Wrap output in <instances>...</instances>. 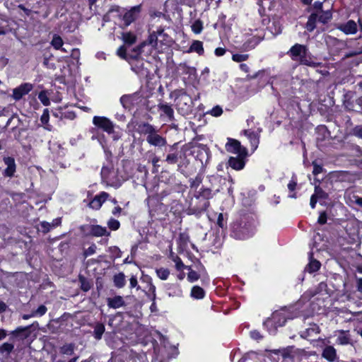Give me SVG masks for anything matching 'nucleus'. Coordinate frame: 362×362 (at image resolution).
<instances>
[{"label":"nucleus","instance_id":"f257e3e1","mask_svg":"<svg viewBox=\"0 0 362 362\" xmlns=\"http://www.w3.org/2000/svg\"><path fill=\"white\" fill-rule=\"evenodd\" d=\"M138 132L141 134L146 136V141L151 146L160 148L167 144L165 138L159 135L158 134V130L148 122L139 124L138 126Z\"/></svg>","mask_w":362,"mask_h":362},{"label":"nucleus","instance_id":"f03ea898","mask_svg":"<svg viewBox=\"0 0 362 362\" xmlns=\"http://www.w3.org/2000/svg\"><path fill=\"white\" fill-rule=\"evenodd\" d=\"M173 94L175 96V107L177 112L182 115H188L194 105L191 96L183 90H176L170 96Z\"/></svg>","mask_w":362,"mask_h":362},{"label":"nucleus","instance_id":"7ed1b4c3","mask_svg":"<svg viewBox=\"0 0 362 362\" xmlns=\"http://www.w3.org/2000/svg\"><path fill=\"white\" fill-rule=\"evenodd\" d=\"M253 234V229L247 224L235 223L232 226L231 235L238 240H244Z\"/></svg>","mask_w":362,"mask_h":362},{"label":"nucleus","instance_id":"20e7f679","mask_svg":"<svg viewBox=\"0 0 362 362\" xmlns=\"http://www.w3.org/2000/svg\"><path fill=\"white\" fill-rule=\"evenodd\" d=\"M93 124L107 134L114 133V124L107 117L95 116L93 118Z\"/></svg>","mask_w":362,"mask_h":362},{"label":"nucleus","instance_id":"39448f33","mask_svg":"<svg viewBox=\"0 0 362 362\" xmlns=\"http://www.w3.org/2000/svg\"><path fill=\"white\" fill-rule=\"evenodd\" d=\"M3 161L6 168L3 171V175L5 177H13L16 172V164L15 159L13 157L7 156L4 157Z\"/></svg>","mask_w":362,"mask_h":362},{"label":"nucleus","instance_id":"423d86ee","mask_svg":"<svg viewBox=\"0 0 362 362\" xmlns=\"http://www.w3.org/2000/svg\"><path fill=\"white\" fill-rule=\"evenodd\" d=\"M307 47L305 45L296 44L290 49L288 54L291 59L295 61H300L307 54Z\"/></svg>","mask_w":362,"mask_h":362},{"label":"nucleus","instance_id":"0eeeda50","mask_svg":"<svg viewBox=\"0 0 362 362\" xmlns=\"http://www.w3.org/2000/svg\"><path fill=\"white\" fill-rule=\"evenodd\" d=\"M212 197L213 194L209 188H204L199 192V194L196 197V199H204V203L197 208L199 212L204 211L207 209L209 206V199L212 198Z\"/></svg>","mask_w":362,"mask_h":362},{"label":"nucleus","instance_id":"6e6552de","mask_svg":"<svg viewBox=\"0 0 362 362\" xmlns=\"http://www.w3.org/2000/svg\"><path fill=\"white\" fill-rule=\"evenodd\" d=\"M86 228H88L89 230L90 235L95 237H101V236H109L110 232L107 230L105 227H102L99 225H90V226H82L81 227V230H84Z\"/></svg>","mask_w":362,"mask_h":362},{"label":"nucleus","instance_id":"1a4fd4ad","mask_svg":"<svg viewBox=\"0 0 362 362\" xmlns=\"http://www.w3.org/2000/svg\"><path fill=\"white\" fill-rule=\"evenodd\" d=\"M33 86L31 83H25L13 90V98L16 100H21L23 95L28 94Z\"/></svg>","mask_w":362,"mask_h":362},{"label":"nucleus","instance_id":"9d476101","mask_svg":"<svg viewBox=\"0 0 362 362\" xmlns=\"http://www.w3.org/2000/svg\"><path fill=\"white\" fill-rule=\"evenodd\" d=\"M34 325V324L26 326V327H18L16 329L11 332V335L12 336L10 338V340H13V338H20L21 339H27L30 334V328Z\"/></svg>","mask_w":362,"mask_h":362},{"label":"nucleus","instance_id":"9b49d317","mask_svg":"<svg viewBox=\"0 0 362 362\" xmlns=\"http://www.w3.org/2000/svg\"><path fill=\"white\" fill-rule=\"evenodd\" d=\"M141 12V5L132 7L129 11L126 12L123 16L125 25H129L139 16Z\"/></svg>","mask_w":362,"mask_h":362},{"label":"nucleus","instance_id":"f8f14e48","mask_svg":"<svg viewBox=\"0 0 362 362\" xmlns=\"http://www.w3.org/2000/svg\"><path fill=\"white\" fill-rule=\"evenodd\" d=\"M108 197L109 194L107 192H103L100 194L96 195L93 200L89 202L88 206L93 209L98 210Z\"/></svg>","mask_w":362,"mask_h":362},{"label":"nucleus","instance_id":"ddd939ff","mask_svg":"<svg viewBox=\"0 0 362 362\" xmlns=\"http://www.w3.org/2000/svg\"><path fill=\"white\" fill-rule=\"evenodd\" d=\"M322 357L328 362H335L338 359L337 350L332 346H326L322 350Z\"/></svg>","mask_w":362,"mask_h":362},{"label":"nucleus","instance_id":"4468645a","mask_svg":"<svg viewBox=\"0 0 362 362\" xmlns=\"http://www.w3.org/2000/svg\"><path fill=\"white\" fill-rule=\"evenodd\" d=\"M184 269H187L189 271L187 274V280L189 282H194L197 281L201 277L202 275H206V270L202 265L201 266V269L199 270V273L193 270L190 266H185Z\"/></svg>","mask_w":362,"mask_h":362},{"label":"nucleus","instance_id":"2eb2a0df","mask_svg":"<svg viewBox=\"0 0 362 362\" xmlns=\"http://www.w3.org/2000/svg\"><path fill=\"white\" fill-rule=\"evenodd\" d=\"M158 108L163 112V114L160 115L161 117L163 115L166 116L170 122L175 120L174 110L171 105L168 103H159Z\"/></svg>","mask_w":362,"mask_h":362},{"label":"nucleus","instance_id":"dca6fc26","mask_svg":"<svg viewBox=\"0 0 362 362\" xmlns=\"http://www.w3.org/2000/svg\"><path fill=\"white\" fill-rule=\"evenodd\" d=\"M338 28L346 35L355 34L357 32V24L353 20H349L346 23L341 24Z\"/></svg>","mask_w":362,"mask_h":362},{"label":"nucleus","instance_id":"f3484780","mask_svg":"<svg viewBox=\"0 0 362 362\" xmlns=\"http://www.w3.org/2000/svg\"><path fill=\"white\" fill-rule=\"evenodd\" d=\"M226 150L229 152L241 155L244 149L242 148L240 143L235 139H228L226 144Z\"/></svg>","mask_w":362,"mask_h":362},{"label":"nucleus","instance_id":"a211bd4d","mask_svg":"<svg viewBox=\"0 0 362 362\" xmlns=\"http://www.w3.org/2000/svg\"><path fill=\"white\" fill-rule=\"evenodd\" d=\"M177 144H174L171 147L169 153L166 156L165 161L169 165H174L178 163L179 158H182L179 156L178 153L174 151L177 146Z\"/></svg>","mask_w":362,"mask_h":362},{"label":"nucleus","instance_id":"6ab92c4d","mask_svg":"<svg viewBox=\"0 0 362 362\" xmlns=\"http://www.w3.org/2000/svg\"><path fill=\"white\" fill-rule=\"evenodd\" d=\"M107 305L110 308L117 309L125 305L123 298L120 296H116L113 298H108L107 300Z\"/></svg>","mask_w":362,"mask_h":362},{"label":"nucleus","instance_id":"aec40b11","mask_svg":"<svg viewBox=\"0 0 362 362\" xmlns=\"http://www.w3.org/2000/svg\"><path fill=\"white\" fill-rule=\"evenodd\" d=\"M262 40V38L257 36H253L249 38L243 45V49L248 51L254 49Z\"/></svg>","mask_w":362,"mask_h":362},{"label":"nucleus","instance_id":"412c9836","mask_svg":"<svg viewBox=\"0 0 362 362\" xmlns=\"http://www.w3.org/2000/svg\"><path fill=\"white\" fill-rule=\"evenodd\" d=\"M321 264L319 261L313 259V253H310V262L305 268V271L310 274L317 272L320 268Z\"/></svg>","mask_w":362,"mask_h":362},{"label":"nucleus","instance_id":"4be33fe9","mask_svg":"<svg viewBox=\"0 0 362 362\" xmlns=\"http://www.w3.org/2000/svg\"><path fill=\"white\" fill-rule=\"evenodd\" d=\"M337 343L340 345L351 344V338L348 331L340 330L337 338Z\"/></svg>","mask_w":362,"mask_h":362},{"label":"nucleus","instance_id":"5701e85b","mask_svg":"<svg viewBox=\"0 0 362 362\" xmlns=\"http://www.w3.org/2000/svg\"><path fill=\"white\" fill-rule=\"evenodd\" d=\"M228 165L234 170H241L245 166V162L238 158L230 157L228 160Z\"/></svg>","mask_w":362,"mask_h":362},{"label":"nucleus","instance_id":"b1692460","mask_svg":"<svg viewBox=\"0 0 362 362\" xmlns=\"http://www.w3.org/2000/svg\"><path fill=\"white\" fill-rule=\"evenodd\" d=\"M105 331V325L103 323L97 322L94 325L93 337L97 340H100Z\"/></svg>","mask_w":362,"mask_h":362},{"label":"nucleus","instance_id":"393cba45","mask_svg":"<svg viewBox=\"0 0 362 362\" xmlns=\"http://www.w3.org/2000/svg\"><path fill=\"white\" fill-rule=\"evenodd\" d=\"M14 350V344L11 342H4L0 346V354L8 356Z\"/></svg>","mask_w":362,"mask_h":362},{"label":"nucleus","instance_id":"a878e982","mask_svg":"<svg viewBox=\"0 0 362 362\" xmlns=\"http://www.w3.org/2000/svg\"><path fill=\"white\" fill-rule=\"evenodd\" d=\"M318 21V13H312L308 20L306 23V29L312 32L316 28V22Z\"/></svg>","mask_w":362,"mask_h":362},{"label":"nucleus","instance_id":"bb28decb","mask_svg":"<svg viewBox=\"0 0 362 362\" xmlns=\"http://www.w3.org/2000/svg\"><path fill=\"white\" fill-rule=\"evenodd\" d=\"M75 347L74 343L65 344L59 348V352L63 355L71 356L74 352Z\"/></svg>","mask_w":362,"mask_h":362},{"label":"nucleus","instance_id":"cd10ccee","mask_svg":"<svg viewBox=\"0 0 362 362\" xmlns=\"http://www.w3.org/2000/svg\"><path fill=\"white\" fill-rule=\"evenodd\" d=\"M78 281L81 284V290L85 292L88 291L93 286L92 281L88 280V279H86V277H84L82 275H79Z\"/></svg>","mask_w":362,"mask_h":362},{"label":"nucleus","instance_id":"c85d7f7f","mask_svg":"<svg viewBox=\"0 0 362 362\" xmlns=\"http://www.w3.org/2000/svg\"><path fill=\"white\" fill-rule=\"evenodd\" d=\"M243 133L245 136H247L250 140L252 144L255 147H257L259 144V136L257 134L250 129H245Z\"/></svg>","mask_w":362,"mask_h":362},{"label":"nucleus","instance_id":"c756f323","mask_svg":"<svg viewBox=\"0 0 362 362\" xmlns=\"http://www.w3.org/2000/svg\"><path fill=\"white\" fill-rule=\"evenodd\" d=\"M205 296L204 290L198 286H194L191 290V296L196 299H202Z\"/></svg>","mask_w":362,"mask_h":362},{"label":"nucleus","instance_id":"7c9ffc66","mask_svg":"<svg viewBox=\"0 0 362 362\" xmlns=\"http://www.w3.org/2000/svg\"><path fill=\"white\" fill-rule=\"evenodd\" d=\"M332 18V14L330 11H322L318 13V21L326 24Z\"/></svg>","mask_w":362,"mask_h":362},{"label":"nucleus","instance_id":"2f4dec72","mask_svg":"<svg viewBox=\"0 0 362 362\" xmlns=\"http://www.w3.org/2000/svg\"><path fill=\"white\" fill-rule=\"evenodd\" d=\"M320 332V329L319 326L315 323L310 324L309 327L306 329L305 332V337H312L319 334Z\"/></svg>","mask_w":362,"mask_h":362},{"label":"nucleus","instance_id":"473e14b6","mask_svg":"<svg viewBox=\"0 0 362 362\" xmlns=\"http://www.w3.org/2000/svg\"><path fill=\"white\" fill-rule=\"evenodd\" d=\"M126 283L125 276L123 273L120 272L114 276V284L117 288H122Z\"/></svg>","mask_w":362,"mask_h":362},{"label":"nucleus","instance_id":"72a5a7b5","mask_svg":"<svg viewBox=\"0 0 362 362\" xmlns=\"http://www.w3.org/2000/svg\"><path fill=\"white\" fill-rule=\"evenodd\" d=\"M299 62L301 64L314 68L321 66L322 65V63L320 62H315L312 61L310 57H308L307 54L303 58H301Z\"/></svg>","mask_w":362,"mask_h":362},{"label":"nucleus","instance_id":"f704fd0d","mask_svg":"<svg viewBox=\"0 0 362 362\" xmlns=\"http://www.w3.org/2000/svg\"><path fill=\"white\" fill-rule=\"evenodd\" d=\"M189 52H196L199 54H202L204 53L202 42L199 40H194L189 47Z\"/></svg>","mask_w":362,"mask_h":362},{"label":"nucleus","instance_id":"c9c22d12","mask_svg":"<svg viewBox=\"0 0 362 362\" xmlns=\"http://www.w3.org/2000/svg\"><path fill=\"white\" fill-rule=\"evenodd\" d=\"M170 257L175 263V267L177 270L181 271L185 267L181 259L172 251L170 253Z\"/></svg>","mask_w":362,"mask_h":362},{"label":"nucleus","instance_id":"e433bc0d","mask_svg":"<svg viewBox=\"0 0 362 362\" xmlns=\"http://www.w3.org/2000/svg\"><path fill=\"white\" fill-rule=\"evenodd\" d=\"M50 43L55 49H59L63 46L64 42L59 35L55 34Z\"/></svg>","mask_w":362,"mask_h":362},{"label":"nucleus","instance_id":"4c0bfd02","mask_svg":"<svg viewBox=\"0 0 362 362\" xmlns=\"http://www.w3.org/2000/svg\"><path fill=\"white\" fill-rule=\"evenodd\" d=\"M122 40L124 42V43L129 45H132L134 43H135L136 40V37L132 33H125L122 35Z\"/></svg>","mask_w":362,"mask_h":362},{"label":"nucleus","instance_id":"58836bf2","mask_svg":"<svg viewBox=\"0 0 362 362\" xmlns=\"http://www.w3.org/2000/svg\"><path fill=\"white\" fill-rule=\"evenodd\" d=\"M313 194L317 198V199H326L328 197V194L319 186H316L315 187V193Z\"/></svg>","mask_w":362,"mask_h":362},{"label":"nucleus","instance_id":"ea45409f","mask_svg":"<svg viewBox=\"0 0 362 362\" xmlns=\"http://www.w3.org/2000/svg\"><path fill=\"white\" fill-rule=\"evenodd\" d=\"M192 30L195 34H199L203 30L202 21L199 19L196 20L191 26Z\"/></svg>","mask_w":362,"mask_h":362},{"label":"nucleus","instance_id":"a19ab883","mask_svg":"<svg viewBox=\"0 0 362 362\" xmlns=\"http://www.w3.org/2000/svg\"><path fill=\"white\" fill-rule=\"evenodd\" d=\"M158 276L162 280H166L170 275V270L165 268H159L156 269Z\"/></svg>","mask_w":362,"mask_h":362},{"label":"nucleus","instance_id":"79ce46f5","mask_svg":"<svg viewBox=\"0 0 362 362\" xmlns=\"http://www.w3.org/2000/svg\"><path fill=\"white\" fill-rule=\"evenodd\" d=\"M249 57L247 54H235L232 56V59L236 62H242L246 61Z\"/></svg>","mask_w":362,"mask_h":362},{"label":"nucleus","instance_id":"37998d69","mask_svg":"<svg viewBox=\"0 0 362 362\" xmlns=\"http://www.w3.org/2000/svg\"><path fill=\"white\" fill-rule=\"evenodd\" d=\"M158 36L155 32H153L152 33H151L147 40L148 44L153 47H156V45L158 44Z\"/></svg>","mask_w":362,"mask_h":362},{"label":"nucleus","instance_id":"c03bdc74","mask_svg":"<svg viewBox=\"0 0 362 362\" xmlns=\"http://www.w3.org/2000/svg\"><path fill=\"white\" fill-rule=\"evenodd\" d=\"M38 98L44 105L47 106L50 103L49 99L45 91H41L38 95Z\"/></svg>","mask_w":362,"mask_h":362},{"label":"nucleus","instance_id":"a18cd8bd","mask_svg":"<svg viewBox=\"0 0 362 362\" xmlns=\"http://www.w3.org/2000/svg\"><path fill=\"white\" fill-rule=\"evenodd\" d=\"M107 226L111 230H116L119 228L120 223L117 220L110 218L107 222Z\"/></svg>","mask_w":362,"mask_h":362},{"label":"nucleus","instance_id":"49530a36","mask_svg":"<svg viewBox=\"0 0 362 362\" xmlns=\"http://www.w3.org/2000/svg\"><path fill=\"white\" fill-rule=\"evenodd\" d=\"M47 310V308L44 305H41L38 307V308L36 310L32 313V315L42 316L46 313Z\"/></svg>","mask_w":362,"mask_h":362},{"label":"nucleus","instance_id":"de8ad7c7","mask_svg":"<svg viewBox=\"0 0 362 362\" xmlns=\"http://www.w3.org/2000/svg\"><path fill=\"white\" fill-rule=\"evenodd\" d=\"M209 113L214 117H219L222 115L223 110L219 105H216L210 110Z\"/></svg>","mask_w":362,"mask_h":362},{"label":"nucleus","instance_id":"09e8293b","mask_svg":"<svg viewBox=\"0 0 362 362\" xmlns=\"http://www.w3.org/2000/svg\"><path fill=\"white\" fill-rule=\"evenodd\" d=\"M202 177L200 175H197L194 179H191L189 180L190 187L192 188H197L202 183Z\"/></svg>","mask_w":362,"mask_h":362},{"label":"nucleus","instance_id":"8fccbe9b","mask_svg":"<svg viewBox=\"0 0 362 362\" xmlns=\"http://www.w3.org/2000/svg\"><path fill=\"white\" fill-rule=\"evenodd\" d=\"M40 226V230L43 233H48L50 230V229L52 228L51 223L49 222H47V221L41 222Z\"/></svg>","mask_w":362,"mask_h":362},{"label":"nucleus","instance_id":"3c124183","mask_svg":"<svg viewBox=\"0 0 362 362\" xmlns=\"http://www.w3.org/2000/svg\"><path fill=\"white\" fill-rule=\"evenodd\" d=\"M351 175L349 172L341 171L338 173L337 177L340 181L344 182V181L349 180V177Z\"/></svg>","mask_w":362,"mask_h":362},{"label":"nucleus","instance_id":"603ef678","mask_svg":"<svg viewBox=\"0 0 362 362\" xmlns=\"http://www.w3.org/2000/svg\"><path fill=\"white\" fill-rule=\"evenodd\" d=\"M131 101V97L129 95H124L121 97L120 103L122 106L125 108L128 107Z\"/></svg>","mask_w":362,"mask_h":362},{"label":"nucleus","instance_id":"864d4df0","mask_svg":"<svg viewBox=\"0 0 362 362\" xmlns=\"http://www.w3.org/2000/svg\"><path fill=\"white\" fill-rule=\"evenodd\" d=\"M96 245L95 244H92L88 249L84 251L83 255L85 257L93 255L96 251Z\"/></svg>","mask_w":362,"mask_h":362},{"label":"nucleus","instance_id":"5fc2aeb1","mask_svg":"<svg viewBox=\"0 0 362 362\" xmlns=\"http://www.w3.org/2000/svg\"><path fill=\"white\" fill-rule=\"evenodd\" d=\"M43 64L48 69H54L56 68L55 64L53 62H50L49 57L47 56H44Z\"/></svg>","mask_w":362,"mask_h":362},{"label":"nucleus","instance_id":"6e6d98bb","mask_svg":"<svg viewBox=\"0 0 362 362\" xmlns=\"http://www.w3.org/2000/svg\"><path fill=\"white\" fill-rule=\"evenodd\" d=\"M292 349L293 346H288L286 349H282L281 351H279V352H281V356L284 358H286L291 357Z\"/></svg>","mask_w":362,"mask_h":362},{"label":"nucleus","instance_id":"4d7b16f0","mask_svg":"<svg viewBox=\"0 0 362 362\" xmlns=\"http://www.w3.org/2000/svg\"><path fill=\"white\" fill-rule=\"evenodd\" d=\"M150 291H152V293H153V298H152L153 303L151 305V310L152 312H153V311L156 310V303H155L156 287L154 286L151 285V287H150Z\"/></svg>","mask_w":362,"mask_h":362},{"label":"nucleus","instance_id":"13d9d810","mask_svg":"<svg viewBox=\"0 0 362 362\" xmlns=\"http://www.w3.org/2000/svg\"><path fill=\"white\" fill-rule=\"evenodd\" d=\"M49 110L47 109H45L40 117V121L43 124H47L49 122Z\"/></svg>","mask_w":362,"mask_h":362},{"label":"nucleus","instance_id":"bf43d9fd","mask_svg":"<svg viewBox=\"0 0 362 362\" xmlns=\"http://www.w3.org/2000/svg\"><path fill=\"white\" fill-rule=\"evenodd\" d=\"M313 173L315 175H318L322 172V167L320 165H317L315 161L313 162Z\"/></svg>","mask_w":362,"mask_h":362},{"label":"nucleus","instance_id":"052dcab7","mask_svg":"<svg viewBox=\"0 0 362 362\" xmlns=\"http://www.w3.org/2000/svg\"><path fill=\"white\" fill-rule=\"evenodd\" d=\"M189 162L187 160H183L177 164V170L182 173L184 171V168H186L188 165Z\"/></svg>","mask_w":362,"mask_h":362},{"label":"nucleus","instance_id":"680f3d73","mask_svg":"<svg viewBox=\"0 0 362 362\" xmlns=\"http://www.w3.org/2000/svg\"><path fill=\"white\" fill-rule=\"evenodd\" d=\"M317 222H318V223H320L321 225H323V224L326 223V222H327V214H326V213L325 211L320 213V216H319L318 220H317Z\"/></svg>","mask_w":362,"mask_h":362},{"label":"nucleus","instance_id":"e2e57ef3","mask_svg":"<svg viewBox=\"0 0 362 362\" xmlns=\"http://www.w3.org/2000/svg\"><path fill=\"white\" fill-rule=\"evenodd\" d=\"M297 186V182L296 180L292 179L290 182L288 184V190L292 192H293Z\"/></svg>","mask_w":362,"mask_h":362},{"label":"nucleus","instance_id":"0e129e2a","mask_svg":"<svg viewBox=\"0 0 362 362\" xmlns=\"http://www.w3.org/2000/svg\"><path fill=\"white\" fill-rule=\"evenodd\" d=\"M126 48L124 46H121L118 49H117V54L122 59H126Z\"/></svg>","mask_w":362,"mask_h":362},{"label":"nucleus","instance_id":"69168bd1","mask_svg":"<svg viewBox=\"0 0 362 362\" xmlns=\"http://www.w3.org/2000/svg\"><path fill=\"white\" fill-rule=\"evenodd\" d=\"M217 225L221 228H223L225 227L226 223L223 220V214H219L217 219Z\"/></svg>","mask_w":362,"mask_h":362},{"label":"nucleus","instance_id":"338daca9","mask_svg":"<svg viewBox=\"0 0 362 362\" xmlns=\"http://www.w3.org/2000/svg\"><path fill=\"white\" fill-rule=\"evenodd\" d=\"M313 8L317 11V13H319L322 10V2L321 1H315L313 4Z\"/></svg>","mask_w":362,"mask_h":362},{"label":"nucleus","instance_id":"774afa93","mask_svg":"<svg viewBox=\"0 0 362 362\" xmlns=\"http://www.w3.org/2000/svg\"><path fill=\"white\" fill-rule=\"evenodd\" d=\"M354 134L362 138V126H358L354 128Z\"/></svg>","mask_w":362,"mask_h":362}]
</instances>
